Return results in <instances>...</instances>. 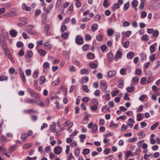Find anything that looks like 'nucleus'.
Listing matches in <instances>:
<instances>
[{"label":"nucleus","mask_w":160,"mask_h":160,"mask_svg":"<svg viewBox=\"0 0 160 160\" xmlns=\"http://www.w3.org/2000/svg\"><path fill=\"white\" fill-rule=\"evenodd\" d=\"M110 4H108V1L107 0H104L103 2V6L105 8H107L109 7Z\"/></svg>","instance_id":"25"},{"label":"nucleus","mask_w":160,"mask_h":160,"mask_svg":"<svg viewBox=\"0 0 160 160\" xmlns=\"http://www.w3.org/2000/svg\"><path fill=\"white\" fill-rule=\"evenodd\" d=\"M2 34L5 38H7L8 37V33L5 31H2Z\"/></svg>","instance_id":"62"},{"label":"nucleus","mask_w":160,"mask_h":160,"mask_svg":"<svg viewBox=\"0 0 160 160\" xmlns=\"http://www.w3.org/2000/svg\"><path fill=\"white\" fill-rule=\"evenodd\" d=\"M17 146L16 145H14L11 147H10L9 149V151L10 152H13L14 149L16 148Z\"/></svg>","instance_id":"37"},{"label":"nucleus","mask_w":160,"mask_h":160,"mask_svg":"<svg viewBox=\"0 0 160 160\" xmlns=\"http://www.w3.org/2000/svg\"><path fill=\"white\" fill-rule=\"evenodd\" d=\"M9 73L11 74H14L15 75L17 74V72H15V69L13 68H11L9 70Z\"/></svg>","instance_id":"21"},{"label":"nucleus","mask_w":160,"mask_h":160,"mask_svg":"<svg viewBox=\"0 0 160 160\" xmlns=\"http://www.w3.org/2000/svg\"><path fill=\"white\" fill-rule=\"evenodd\" d=\"M0 139L3 142H5L7 140L6 137L2 135L1 136Z\"/></svg>","instance_id":"55"},{"label":"nucleus","mask_w":160,"mask_h":160,"mask_svg":"<svg viewBox=\"0 0 160 160\" xmlns=\"http://www.w3.org/2000/svg\"><path fill=\"white\" fill-rule=\"evenodd\" d=\"M89 118L88 116H85L84 118L82 121V122L84 124H86L88 122V121Z\"/></svg>","instance_id":"29"},{"label":"nucleus","mask_w":160,"mask_h":160,"mask_svg":"<svg viewBox=\"0 0 160 160\" xmlns=\"http://www.w3.org/2000/svg\"><path fill=\"white\" fill-rule=\"evenodd\" d=\"M147 81V78L146 77L142 78L140 80V83L144 84Z\"/></svg>","instance_id":"42"},{"label":"nucleus","mask_w":160,"mask_h":160,"mask_svg":"<svg viewBox=\"0 0 160 160\" xmlns=\"http://www.w3.org/2000/svg\"><path fill=\"white\" fill-rule=\"evenodd\" d=\"M80 153V149L79 148H77L75 151V155L77 157H78Z\"/></svg>","instance_id":"36"},{"label":"nucleus","mask_w":160,"mask_h":160,"mask_svg":"<svg viewBox=\"0 0 160 160\" xmlns=\"http://www.w3.org/2000/svg\"><path fill=\"white\" fill-rule=\"evenodd\" d=\"M89 48V45L88 44H86L84 45L82 47V49L84 51H86Z\"/></svg>","instance_id":"54"},{"label":"nucleus","mask_w":160,"mask_h":160,"mask_svg":"<svg viewBox=\"0 0 160 160\" xmlns=\"http://www.w3.org/2000/svg\"><path fill=\"white\" fill-rule=\"evenodd\" d=\"M22 8L23 9H24L27 11H30L31 8L30 7H28L26 6L25 4H23L22 5Z\"/></svg>","instance_id":"17"},{"label":"nucleus","mask_w":160,"mask_h":160,"mask_svg":"<svg viewBox=\"0 0 160 160\" xmlns=\"http://www.w3.org/2000/svg\"><path fill=\"white\" fill-rule=\"evenodd\" d=\"M90 150L88 148H85L83 149L82 153L84 155H86L88 154L90 152Z\"/></svg>","instance_id":"34"},{"label":"nucleus","mask_w":160,"mask_h":160,"mask_svg":"<svg viewBox=\"0 0 160 160\" xmlns=\"http://www.w3.org/2000/svg\"><path fill=\"white\" fill-rule=\"evenodd\" d=\"M28 23V22L27 21H24L22 22L21 23H18V25L19 27H23Z\"/></svg>","instance_id":"28"},{"label":"nucleus","mask_w":160,"mask_h":160,"mask_svg":"<svg viewBox=\"0 0 160 160\" xmlns=\"http://www.w3.org/2000/svg\"><path fill=\"white\" fill-rule=\"evenodd\" d=\"M20 76L22 81L24 82L25 83L26 82V80L25 76L24 73H22V75H21Z\"/></svg>","instance_id":"49"},{"label":"nucleus","mask_w":160,"mask_h":160,"mask_svg":"<svg viewBox=\"0 0 160 160\" xmlns=\"http://www.w3.org/2000/svg\"><path fill=\"white\" fill-rule=\"evenodd\" d=\"M146 15L147 14L146 12L144 11H142L141 14V17L142 18H143L146 17Z\"/></svg>","instance_id":"58"},{"label":"nucleus","mask_w":160,"mask_h":160,"mask_svg":"<svg viewBox=\"0 0 160 160\" xmlns=\"http://www.w3.org/2000/svg\"><path fill=\"white\" fill-rule=\"evenodd\" d=\"M100 88L102 91H105L107 88L106 82L105 81H102L100 83Z\"/></svg>","instance_id":"4"},{"label":"nucleus","mask_w":160,"mask_h":160,"mask_svg":"<svg viewBox=\"0 0 160 160\" xmlns=\"http://www.w3.org/2000/svg\"><path fill=\"white\" fill-rule=\"evenodd\" d=\"M158 125V123L157 122H155L150 127V129L151 130H153Z\"/></svg>","instance_id":"32"},{"label":"nucleus","mask_w":160,"mask_h":160,"mask_svg":"<svg viewBox=\"0 0 160 160\" xmlns=\"http://www.w3.org/2000/svg\"><path fill=\"white\" fill-rule=\"evenodd\" d=\"M62 148L61 147L58 146L54 148V152L57 154H60L62 152Z\"/></svg>","instance_id":"9"},{"label":"nucleus","mask_w":160,"mask_h":160,"mask_svg":"<svg viewBox=\"0 0 160 160\" xmlns=\"http://www.w3.org/2000/svg\"><path fill=\"white\" fill-rule=\"evenodd\" d=\"M50 27V25L49 24H47L44 28V31L45 32L46 35H49L50 34V33L48 32V30Z\"/></svg>","instance_id":"10"},{"label":"nucleus","mask_w":160,"mask_h":160,"mask_svg":"<svg viewBox=\"0 0 160 160\" xmlns=\"http://www.w3.org/2000/svg\"><path fill=\"white\" fill-rule=\"evenodd\" d=\"M46 80L45 77L43 76H42L39 79V83L41 85L43 84L45 82Z\"/></svg>","instance_id":"19"},{"label":"nucleus","mask_w":160,"mask_h":160,"mask_svg":"<svg viewBox=\"0 0 160 160\" xmlns=\"http://www.w3.org/2000/svg\"><path fill=\"white\" fill-rule=\"evenodd\" d=\"M76 7L77 8H79L81 7L82 3L79 1H76Z\"/></svg>","instance_id":"63"},{"label":"nucleus","mask_w":160,"mask_h":160,"mask_svg":"<svg viewBox=\"0 0 160 160\" xmlns=\"http://www.w3.org/2000/svg\"><path fill=\"white\" fill-rule=\"evenodd\" d=\"M24 102L25 103L33 104L36 103L37 100L35 99H31L30 98H26L24 99Z\"/></svg>","instance_id":"3"},{"label":"nucleus","mask_w":160,"mask_h":160,"mask_svg":"<svg viewBox=\"0 0 160 160\" xmlns=\"http://www.w3.org/2000/svg\"><path fill=\"white\" fill-rule=\"evenodd\" d=\"M159 93H155L154 95L152 96V98L153 100H156L157 99L156 96L159 95Z\"/></svg>","instance_id":"53"},{"label":"nucleus","mask_w":160,"mask_h":160,"mask_svg":"<svg viewBox=\"0 0 160 160\" xmlns=\"http://www.w3.org/2000/svg\"><path fill=\"white\" fill-rule=\"evenodd\" d=\"M68 36V34L67 32H64L62 34V37L64 39H66Z\"/></svg>","instance_id":"40"},{"label":"nucleus","mask_w":160,"mask_h":160,"mask_svg":"<svg viewBox=\"0 0 160 160\" xmlns=\"http://www.w3.org/2000/svg\"><path fill=\"white\" fill-rule=\"evenodd\" d=\"M122 56V53L121 51H118L116 54L114 58V59L116 61L118 60V58H120Z\"/></svg>","instance_id":"11"},{"label":"nucleus","mask_w":160,"mask_h":160,"mask_svg":"<svg viewBox=\"0 0 160 160\" xmlns=\"http://www.w3.org/2000/svg\"><path fill=\"white\" fill-rule=\"evenodd\" d=\"M114 32V30L112 29H109L107 31V34L108 36H110Z\"/></svg>","instance_id":"33"},{"label":"nucleus","mask_w":160,"mask_h":160,"mask_svg":"<svg viewBox=\"0 0 160 160\" xmlns=\"http://www.w3.org/2000/svg\"><path fill=\"white\" fill-rule=\"evenodd\" d=\"M62 0H57L56 3L55 5V8H56L59 7Z\"/></svg>","instance_id":"35"},{"label":"nucleus","mask_w":160,"mask_h":160,"mask_svg":"<svg viewBox=\"0 0 160 160\" xmlns=\"http://www.w3.org/2000/svg\"><path fill=\"white\" fill-rule=\"evenodd\" d=\"M50 129L52 130V132H56V126L54 125H52L50 127Z\"/></svg>","instance_id":"30"},{"label":"nucleus","mask_w":160,"mask_h":160,"mask_svg":"<svg viewBox=\"0 0 160 160\" xmlns=\"http://www.w3.org/2000/svg\"><path fill=\"white\" fill-rule=\"evenodd\" d=\"M128 128V127L126 125L123 124L121 127V130L123 131H125Z\"/></svg>","instance_id":"57"},{"label":"nucleus","mask_w":160,"mask_h":160,"mask_svg":"<svg viewBox=\"0 0 160 160\" xmlns=\"http://www.w3.org/2000/svg\"><path fill=\"white\" fill-rule=\"evenodd\" d=\"M120 7V5L117 3L114 4L112 7V9L114 10V9H118Z\"/></svg>","instance_id":"52"},{"label":"nucleus","mask_w":160,"mask_h":160,"mask_svg":"<svg viewBox=\"0 0 160 160\" xmlns=\"http://www.w3.org/2000/svg\"><path fill=\"white\" fill-rule=\"evenodd\" d=\"M62 54L66 58H69V53L67 51H63Z\"/></svg>","instance_id":"27"},{"label":"nucleus","mask_w":160,"mask_h":160,"mask_svg":"<svg viewBox=\"0 0 160 160\" xmlns=\"http://www.w3.org/2000/svg\"><path fill=\"white\" fill-rule=\"evenodd\" d=\"M93 126L92 132V133H95L98 129V126L97 124H94Z\"/></svg>","instance_id":"39"},{"label":"nucleus","mask_w":160,"mask_h":160,"mask_svg":"<svg viewBox=\"0 0 160 160\" xmlns=\"http://www.w3.org/2000/svg\"><path fill=\"white\" fill-rule=\"evenodd\" d=\"M53 5L52 4H50L47 7L46 12L48 13L50 10L52 8Z\"/></svg>","instance_id":"47"},{"label":"nucleus","mask_w":160,"mask_h":160,"mask_svg":"<svg viewBox=\"0 0 160 160\" xmlns=\"http://www.w3.org/2000/svg\"><path fill=\"white\" fill-rule=\"evenodd\" d=\"M111 151V149L109 148H106L104 151L103 153L106 155L108 154Z\"/></svg>","instance_id":"50"},{"label":"nucleus","mask_w":160,"mask_h":160,"mask_svg":"<svg viewBox=\"0 0 160 160\" xmlns=\"http://www.w3.org/2000/svg\"><path fill=\"white\" fill-rule=\"evenodd\" d=\"M90 67L94 69L98 67V65L95 63H92L90 65Z\"/></svg>","instance_id":"48"},{"label":"nucleus","mask_w":160,"mask_h":160,"mask_svg":"<svg viewBox=\"0 0 160 160\" xmlns=\"http://www.w3.org/2000/svg\"><path fill=\"white\" fill-rule=\"evenodd\" d=\"M108 77L110 78H112L116 74V72L115 71H110L108 72Z\"/></svg>","instance_id":"12"},{"label":"nucleus","mask_w":160,"mask_h":160,"mask_svg":"<svg viewBox=\"0 0 160 160\" xmlns=\"http://www.w3.org/2000/svg\"><path fill=\"white\" fill-rule=\"evenodd\" d=\"M118 124H114L112 121L109 124V127H112L114 126L115 128H117L118 127Z\"/></svg>","instance_id":"59"},{"label":"nucleus","mask_w":160,"mask_h":160,"mask_svg":"<svg viewBox=\"0 0 160 160\" xmlns=\"http://www.w3.org/2000/svg\"><path fill=\"white\" fill-rule=\"evenodd\" d=\"M82 88L85 92H87L89 91V89L88 88V87L86 85H83L82 86Z\"/></svg>","instance_id":"41"},{"label":"nucleus","mask_w":160,"mask_h":160,"mask_svg":"<svg viewBox=\"0 0 160 160\" xmlns=\"http://www.w3.org/2000/svg\"><path fill=\"white\" fill-rule=\"evenodd\" d=\"M98 27L97 23L93 24L91 27V30L93 32H95L98 28Z\"/></svg>","instance_id":"18"},{"label":"nucleus","mask_w":160,"mask_h":160,"mask_svg":"<svg viewBox=\"0 0 160 160\" xmlns=\"http://www.w3.org/2000/svg\"><path fill=\"white\" fill-rule=\"evenodd\" d=\"M33 54L32 51L30 50H28L25 56V58L26 59L30 58L32 57Z\"/></svg>","instance_id":"7"},{"label":"nucleus","mask_w":160,"mask_h":160,"mask_svg":"<svg viewBox=\"0 0 160 160\" xmlns=\"http://www.w3.org/2000/svg\"><path fill=\"white\" fill-rule=\"evenodd\" d=\"M125 155L128 157L129 156L132 155V153L130 151H128L125 153Z\"/></svg>","instance_id":"64"},{"label":"nucleus","mask_w":160,"mask_h":160,"mask_svg":"<svg viewBox=\"0 0 160 160\" xmlns=\"http://www.w3.org/2000/svg\"><path fill=\"white\" fill-rule=\"evenodd\" d=\"M24 113H38V112L34 109H30L29 110H24L23 111Z\"/></svg>","instance_id":"8"},{"label":"nucleus","mask_w":160,"mask_h":160,"mask_svg":"<svg viewBox=\"0 0 160 160\" xmlns=\"http://www.w3.org/2000/svg\"><path fill=\"white\" fill-rule=\"evenodd\" d=\"M134 90V88L133 86L128 87L126 88V90L127 92H132Z\"/></svg>","instance_id":"22"},{"label":"nucleus","mask_w":160,"mask_h":160,"mask_svg":"<svg viewBox=\"0 0 160 160\" xmlns=\"http://www.w3.org/2000/svg\"><path fill=\"white\" fill-rule=\"evenodd\" d=\"M16 12H10L6 13L5 14V16L7 17H13L15 15Z\"/></svg>","instance_id":"16"},{"label":"nucleus","mask_w":160,"mask_h":160,"mask_svg":"<svg viewBox=\"0 0 160 160\" xmlns=\"http://www.w3.org/2000/svg\"><path fill=\"white\" fill-rule=\"evenodd\" d=\"M139 81V78L137 77H134L132 79V81L135 83H138Z\"/></svg>","instance_id":"38"},{"label":"nucleus","mask_w":160,"mask_h":160,"mask_svg":"<svg viewBox=\"0 0 160 160\" xmlns=\"http://www.w3.org/2000/svg\"><path fill=\"white\" fill-rule=\"evenodd\" d=\"M28 32L31 34L33 35H37L38 34V32H35L34 30L32 29H29L28 30Z\"/></svg>","instance_id":"26"},{"label":"nucleus","mask_w":160,"mask_h":160,"mask_svg":"<svg viewBox=\"0 0 160 160\" xmlns=\"http://www.w3.org/2000/svg\"><path fill=\"white\" fill-rule=\"evenodd\" d=\"M6 149L5 148L2 147L0 146V153L1 154H3L4 153Z\"/></svg>","instance_id":"51"},{"label":"nucleus","mask_w":160,"mask_h":160,"mask_svg":"<svg viewBox=\"0 0 160 160\" xmlns=\"http://www.w3.org/2000/svg\"><path fill=\"white\" fill-rule=\"evenodd\" d=\"M87 57L90 59H93L94 57V55L91 52H89L87 54Z\"/></svg>","instance_id":"45"},{"label":"nucleus","mask_w":160,"mask_h":160,"mask_svg":"<svg viewBox=\"0 0 160 160\" xmlns=\"http://www.w3.org/2000/svg\"><path fill=\"white\" fill-rule=\"evenodd\" d=\"M108 60L110 61H111L113 59V55L112 53L109 52L108 54Z\"/></svg>","instance_id":"24"},{"label":"nucleus","mask_w":160,"mask_h":160,"mask_svg":"<svg viewBox=\"0 0 160 160\" xmlns=\"http://www.w3.org/2000/svg\"><path fill=\"white\" fill-rule=\"evenodd\" d=\"M152 89L155 92V93H158V91L159 90V89H157V87L156 85H154L152 86Z\"/></svg>","instance_id":"44"},{"label":"nucleus","mask_w":160,"mask_h":160,"mask_svg":"<svg viewBox=\"0 0 160 160\" xmlns=\"http://www.w3.org/2000/svg\"><path fill=\"white\" fill-rule=\"evenodd\" d=\"M134 56V53L133 52H131L128 53L127 54V58L129 59L132 58Z\"/></svg>","instance_id":"15"},{"label":"nucleus","mask_w":160,"mask_h":160,"mask_svg":"<svg viewBox=\"0 0 160 160\" xmlns=\"http://www.w3.org/2000/svg\"><path fill=\"white\" fill-rule=\"evenodd\" d=\"M129 7V2H127L124 4L123 9L125 10H127Z\"/></svg>","instance_id":"43"},{"label":"nucleus","mask_w":160,"mask_h":160,"mask_svg":"<svg viewBox=\"0 0 160 160\" xmlns=\"http://www.w3.org/2000/svg\"><path fill=\"white\" fill-rule=\"evenodd\" d=\"M27 91L31 97L35 98H38L39 97V94L31 88H27Z\"/></svg>","instance_id":"1"},{"label":"nucleus","mask_w":160,"mask_h":160,"mask_svg":"<svg viewBox=\"0 0 160 160\" xmlns=\"http://www.w3.org/2000/svg\"><path fill=\"white\" fill-rule=\"evenodd\" d=\"M142 119V113H139L137 114V121H140Z\"/></svg>","instance_id":"23"},{"label":"nucleus","mask_w":160,"mask_h":160,"mask_svg":"<svg viewBox=\"0 0 160 160\" xmlns=\"http://www.w3.org/2000/svg\"><path fill=\"white\" fill-rule=\"evenodd\" d=\"M119 82H120V83L118 84V86L119 88H123V87L124 86V85H123L124 82L123 81H119Z\"/></svg>","instance_id":"56"},{"label":"nucleus","mask_w":160,"mask_h":160,"mask_svg":"<svg viewBox=\"0 0 160 160\" xmlns=\"http://www.w3.org/2000/svg\"><path fill=\"white\" fill-rule=\"evenodd\" d=\"M138 2L136 0H134L131 2V4L134 8L136 7L138 5Z\"/></svg>","instance_id":"31"},{"label":"nucleus","mask_w":160,"mask_h":160,"mask_svg":"<svg viewBox=\"0 0 160 160\" xmlns=\"http://www.w3.org/2000/svg\"><path fill=\"white\" fill-rule=\"evenodd\" d=\"M89 72V68H86L84 69H82L81 70V73L82 74H84L86 73L88 74Z\"/></svg>","instance_id":"20"},{"label":"nucleus","mask_w":160,"mask_h":160,"mask_svg":"<svg viewBox=\"0 0 160 160\" xmlns=\"http://www.w3.org/2000/svg\"><path fill=\"white\" fill-rule=\"evenodd\" d=\"M38 52L40 55L42 57H44L46 54V53L44 50L39 49L38 50Z\"/></svg>","instance_id":"14"},{"label":"nucleus","mask_w":160,"mask_h":160,"mask_svg":"<svg viewBox=\"0 0 160 160\" xmlns=\"http://www.w3.org/2000/svg\"><path fill=\"white\" fill-rule=\"evenodd\" d=\"M18 55L19 57L23 56L24 55V51L22 49H21L18 53Z\"/></svg>","instance_id":"60"},{"label":"nucleus","mask_w":160,"mask_h":160,"mask_svg":"<svg viewBox=\"0 0 160 160\" xmlns=\"http://www.w3.org/2000/svg\"><path fill=\"white\" fill-rule=\"evenodd\" d=\"M10 33L12 37H15L17 35V32L16 30L12 29L10 31Z\"/></svg>","instance_id":"13"},{"label":"nucleus","mask_w":160,"mask_h":160,"mask_svg":"<svg viewBox=\"0 0 160 160\" xmlns=\"http://www.w3.org/2000/svg\"><path fill=\"white\" fill-rule=\"evenodd\" d=\"M17 46L18 48H20L23 45V43L21 41H18L17 43Z\"/></svg>","instance_id":"61"},{"label":"nucleus","mask_w":160,"mask_h":160,"mask_svg":"<svg viewBox=\"0 0 160 160\" xmlns=\"http://www.w3.org/2000/svg\"><path fill=\"white\" fill-rule=\"evenodd\" d=\"M75 41L76 43L78 45H82L83 43V38L80 35L77 36Z\"/></svg>","instance_id":"2"},{"label":"nucleus","mask_w":160,"mask_h":160,"mask_svg":"<svg viewBox=\"0 0 160 160\" xmlns=\"http://www.w3.org/2000/svg\"><path fill=\"white\" fill-rule=\"evenodd\" d=\"M1 46L5 52L7 51V45L5 40L0 42Z\"/></svg>","instance_id":"5"},{"label":"nucleus","mask_w":160,"mask_h":160,"mask_svg":"<svg viewBox=\"0 0 160 160\" xmlns=\"http://www.w3.org/2000/svg\"><path fill=\"white\" fill-rule=\"evenodd\" d=\"M28 135L27 133L22 134L21 136V138L22 140H24L28 137Z\"/></svg>","instance_id":"46"},{"label":"nucleus","mask_w":160,"mask_h":160,"mask_svg":"<svg viewBox=\"0 0 160 160\" xmlns=\"http://www.w3.org/2000/svg\"><path fill=\"white\" fill-rule=\"evenodd\" d=\"M43 71L44 72H46L48 71V68H49V63L48 62H45L43 63Z\"/></svg>","instance_id":"6"}]
</instances>
